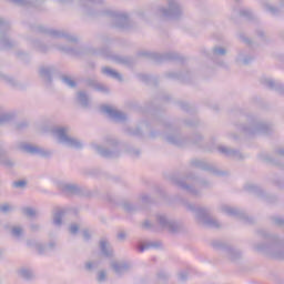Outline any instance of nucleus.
<instances>
[{"label":"nucleus","mask_w":284,"mask_h":284,"mask_svg":"<svg viewBox=\"0 0 284 284\" xmlns=\"http://www.w3.org/2000/svg\"><path fill=\"white\" fill-rule=\"evenodd\" d=\"M12 187H14L16 190H26V187H28V181L26 180L14 181L12 182Z\"/></svg>","instance_id":"nucleus-56"},{"label":"nucleus","mask_w":284,"mask_h":284,"mask_svg":"<svg viewBox=\"0 0 284 284\" xmlns=\"http://www.w3.org/2000/svg\"><path fill=\"white\" fill-rule=\"evenodd\" d=\"M173 183L178 185L180 190H183L186 194H191V196H194L195 199H199L201 196V191L187 184V182H185L184 180L175 179L173 180Z\"/></svg>","instance_id":"nucleus-25"},{"label":"nucleus","mask_w":284,"mask_h":284,"mask_svg":"<svg viewBox=\"0 0 284 284\" xmlns=\"http://www.w3.org/2000/svg\"><path fill=\"white\" fill-rule=\"evenodd\" d=\"M54 48L59 50L60 52H63L64 54H70L71 57H81L83 54V51L79 48H72V47H65V45H59L55 44Z\"/></svg>","instance_id":"nucleus-33"},{"label":"nucleus","mask_w":284,"mask_h":284,"mask_svg":"<svg viewBox=\"0 0 284 284\" xmlns=\"http://www.w3.org/2000/svg\"><path fill=\"white\" fill-rule=\"evenodd\" d=\"M156 278H158V283L156 284H161V283H170V278L171 275L170 273L165 272V271H159L156 273Z\"/></svg>","instance_id":"nucleus-44"},{"label":"nucleus","mask_w":284,"mask_h":284,"mask_svg":"<svg viewBox=\"0 0 284 284\" xmlns=\"http://www.w3.org/2000/svg\"><path fill=\"white\" fill-rule=\"evenodd\" d=\"M138 79H140L142 83H153L154 85H159V79L152 75L140 73L138 74Z\"/></svg>","instance_id":"nucleus-41"},{"label":"nucleus","mask_w":284,"mask_h":284,"mask_svg":"<svg viewBox=\"0 0 284 284\" xmlns=\"http://www.w3.org/2000/svg\"><path fill=\"white\" fill-rule=\"evenodd\" d=\"M18 275L24 281H34L36 278L34 272H32L30 268H20L18 271Z\"/></svg>","instance_id":"nucleus-38"},{"label":"nucleus","mask_w":284,"mask_h":284,"mask_svg":"<svg viewBox=\"0 0 284 284\" xmlns=\"http://www.w3.org/2000/svg\"><path fill=\"white\" fill-rule=\"evenodd\" d=\"M54 72H57V68L53 65L41 67L39 70L41 79H43L48 85H52V74H54Z\"/></svg>","instance_id":"nucleus-26"},{"label":"nucleus","mask_w":284,"mask_h":284,"mask_svg":"<svg viewBox=\"0 0 284 284\" xmlns=\"http://www.w3.org/2000/svg\"><path fill=\"white\" fill-rule=\"evenodd\" d=\"M261 6L265 12H270L273 17H278V14H281V8L273 6L267 1H262Z\"/></svg>","instance_id":"nucleus-34"},{"label":"nucleus","mask_w":284,"mask_h":284,"mask_svg":"<svg viewBox=\"0 0 284 284\" xmlns=\"http://www.w3.org/2000/svg\"><path fill=\"white\" fill-rule=\"evenodd\" d=\"M79 230H80V226L79 224H70L69 226V232L70 234H72L73 236H75V234H79Z\"/></svg>","instance_id":"nucleus-62"},{"label":"nucleus","mask_w":284,"mask_h":284,"mask_svg":"<svg viewBox=\"0 0 284 284\" xmlns=\"http://www.w3.org/2000/svg\"><path fill=\"white\" fill-rule=\"evenodd\" d=\"M138 57H144L145 59H151V61H154L155 63H165V61H180V63H183L185 61V58H183L182 55H180L174 51H169L164 53L139 51Z\"/></svg>","instance_id":"nucleus-11"},{"label":"nucleus","mask_w":284,"mask_h":284,"mask_svg":"<svg viewBox=\"0 0 284 284\" xmlns=\"http://www.w3.org/2000/svg\"><path fill=\"white\" fill-rule=\"evenodd\" d=\"M140 199L144 205H152V203H154V197L150 196L148 193H142Z\"/></svg>","instance_id":"nucleus-58"},{"label":"nucleus","mask_w":284,"mask_h":284,"mask_svg":"<svg viewBox=\"0 0 284 284\" xmlns=\"http://www.w3.org/2000/svg\"><path fill=\"white\" fill-rule=\"evenodd\" d=\"M21 212L24 216H28L29 219H34V216H37V211L30 206L22 207Z\"/></svg>","instance_id":"nucleus-52"},{"label":"nucleus","mask_w":284,"mask_h":284,"mask_svg":"<svg viewBox=\"0 0 284 284\" xmlns=\"http://www.w3.org/2000/svg\"><path fill=\"white\" fill-rule=\"evenodd\" d=\"M0 165H3L4 168L12 170V168L17 165V162L12 158L0 155Z\"/></svg>","instance_id":"nucleus-40"},{"label":"nucleus","mask_w":284,"mask_h":284,"mask_svg":"<svg viewBox=\"0 0 284 284\" xmlns=\"http://www.w3.org/2000/svg\"><path fill=\"white\" fill-rule=\"evenodd\" d=\"M222 212H225V214H229V216H235L240 221H243V223L246 225H254V223H256L254 217L247 215V213L236 207L222 206Z\"/></svg>","instance_id":"nucleus-21"},{"label":"nucleus","mask_w":284,"mask_h":284,"mask_svg":"<svg viewBox=\"0 0 284 284\" xmlns=\"http://www.w3.org/2000/svg\"><path fill=\"white\" fill-rule=\"evenodd\" d=\"M0 212L2 214H8V212H12V206H10L8 203H3L0 205Z\"/></svg>","instance_id":"nucleus-61"},{"label":"nucleus","mask_w":284,"mask_h":284,"mask_svg":"<svg viewBox=\"0 0 284 284\" xmlns=\"http://www.w3.org/2000/svg\"><path fill=\"white\" fill-rule=\"evenodd\" d=\"M29 126H30V122H28V120H22V121L16 123L14 129L18 132H21L23 130H28Z\"/></svg>","instance_id":"nucleus-55"},{"label":"nucleus","mask_w":284,"mask_h":284,"mask_svg":"<svg viewBox=\"0 0 284 284\" xmlns=\"http://www.w3.org/2000/svg\"><path fill=\"white\" fill-rule=\"evenodd\" d=\"M200 178H197V175H195L194 173L190 172L185 175V181H194L196 183H199Z\"/></svg>","instance_id":"nucleus-64"},{"label":"nucleus","mask_w":284,"mask_h":284,"mask_svg":"<svg viewBox=\"0 0 284 284\" xmlns=\"http://www.w3.org/2000/svg\"><path fill=\"white\" fill-rule=\"evenodd\" d=\"M156 221L160 227L166 230L170 234H179L180 232H183V223L165 214H158Z\"/></svg>","instance_id":"nucleus-15"},{"label":"nucleus","mask_w":284,"mask_h":284,"mask_svg":"<svg viewBox=\"0 0 284 284\" xmlns=\"http://www.w3.org/2000/svg\"><path fill=\"white\" fill-rule=\"evenodd\" d=\"M89 54H93L94 57H103L104 59H112L115 61V63L128 65L129 68L136 63V59H134V57L112 55V52L108 48L89 49Z\"/></svg>","instance_id":"nucleus-13"},{"label":"nucleus","mask_w":284,"mask_h":284,"mask_svg":"<svg viewBox=\"0 0 284 284\" xmlns=\"http://www.w3.org/2000/svg\"><path fill=\"white\" fill-rule=\"evenodd\" d=\"M103 0H80V6L82 8L83 14L85 17H92L97 19L98 17H109L113 28L116 30H133L136 28V23L130 20L126 13H121L112 10H100L99 7L102 6Z\"/></svg>","instance_id":"nucleus-2"},{"label":"nucleus","mask_w":284,"mask_h":284,"mask_svg":"<svg viewBox=\"0 0 284 284\" xmlns=\"http://www.w3.org/2000/svg\"><path fill=\"white\" fill-rule=\"evenodd\" d=\"M82 82L84 83V85L87 88H92L93 90H95V92H102L103 94H110V88H108L103 83L99 82V79H97L95 75L84 78L82 80Z\"/></svg>","instance_id":"nucleus-22"},{"label":"nucleus","mask_w":284,"mask_h":284,"mask_svg":"<svg viewBox=\"0 0 284 284\" xmlns=\"http://www.w3.org/2000/svg\"><path fill=\"white\" fill-rule=\"evenodd\" d=\"M217 152L226 156V159H232L233 161H243L245 159V154H243L240 150L232 149L230 146L220 145L217 146Z\"/></svg>","instance_id":"nucleus-23"},{"label":"nucleus","mask_w":284,"mask_h":284,"mask_svg":"<svg viewBox=\"0 0 284 284\" xmlns=\"http://www.w3.org/2000/svg\"><path fill=\"white\" fill-rule=\"evenodd\" d=\"M9 3H13L14 6H20V8H41L43 3H45V0H34V1H28V0H8Z\"/></svg>","instance_id":"nucleus-27"},{"label":"nucleus","mask_w":284,"mask_h":284,"mask_svg":"<svg viewBox=\"0 0 284 284\" xmlns=\"http://www.w3.org/2000/svg\"><path fill=\"white\" fill-rule=\"evenodd\" d=\"M95 281L100 284L105 283V281H108V272H105V270L99 271Z\"/></svg>","instance_id":"nucleus-57"},{"label":"nucleus","mask_w":284,"mask_h":284,"mask_svg":"<svg viewBox=\"0 0 284 284\" xmlns=\"http://www.w3.org/2000/svg\"><path fill=\"white\" fill-rule=\"evenodd\" d=\"M60 81H62V83H64V85H67L68 88H77V81H74V79H72V77L70 75H61Z\"/></svg>","instance_id":"nucleus-47"},{"label":"nucleus","mask_w":284,"mask_h":284,"mask_svg":"<svg viewBox=\"0 0 284 284\" xmlns=\"http://www.w3.org/2000/svg\"><path fill=\"white\" fill-rule=\"evenodd\" d=\"M246 124L240 126L241 132L248 138L256 136L258 134H264L270 136L274 132V125L261 121L256 115H246Z\"/></svg>","instance_id":"nucleus-4"},{"label":"nucleus","mask_w":284,"mask_h":284,"mask_svg":"<svg viewBox=\"0 0 284 284\" xmlns=\"http://www.w3.org/2000/svg\"><path fill=\"white\" fill-rule=\"evenodd\" d=\"M254 61V57L247 54L246 50H239L237 51V57L235 59V63L237 65H250Z\"/></svg>","instance_id":"nucleus-29"},{"label":"nucleus","mask_w":284,"mask_h":284,"mask_svg":"<svg viewBox=\"0 0 284 284\" xmlns=\"http://www.w3.org/2000/svg\"><path fill=\"white\" fill-rule=\"evenodd\" d=\"M124 152L133 156V159H139L141 156V149H134V146H130L128 144L124 145Z\"/></svg>","instance_id":"nucleus-46"},{"label":"nucleus","mask_w":284,"mask_h":284,"mask_svg":"<svg viewBox=\"0 0 284 284\" xmlns=\"http://www.w3.org/2000/svg\"><path fill=\"white\" fill-rule=\"evenodd\" d=\"M183 123L186 128H199V125H201V120H199V118H194L193 120L185 119L183 120Z\"/></svg>","instance_id":"nucleus-51"},{"label":"nucleus","mask_w":284,"mask_h":284,"mask_svg":"<svg viewBox=\"0 0 284 284\" xmlns=\"http://www.w3.org/2000/svg\"><path fill=\"white\" fill-rule=\"evenodd\" d=\"M146 250H161L163 247V242L155 240V241H146L144 242Z\"/></svg>","instance_id":"nucleus-43"},{"label":"nucleus","mask_w":284,"mask_h":284,"mask_svg":"<svg viewBox=\"0 0 284 284\" xmlns=\"http://www.w3.org/2000/svg\"><path fill=\"white\" fill-rule=\"evenodd\" d=\"M261 159L262 161H264V163H268L270 165H276L277 168H283V162L280 160H276V158L270 154H262Z\"/></svg>","instance_id":"nucleus-39"},{"label":"nucleus","mask_w":284,"mask_h":284,"mask_svg":"<svg viewBox=\"0 0 284 284\" xmlns=\"http://www.w3.org/2000/svg\"><path fill=\"white\" fill-rule=\"evenodd\" d=\"M51 132L61 145H67V148H73L74 150H81L83 148V143L79 139L68 135V132H70L69 126H57Z\"/></svg>","instance_id":"nucleus-9"},{"label":"nucleus","mask_w":284,"mask_h":284,"mask_svg":"<svg viewBox=\"0 0 284 284\" xmlns=\"http://www.w3.org/2000/svg\"><path fill=\"white\" fill-rule=\"evenodd\" d=\"M182 203L189 212H193V214H195V219L202 223L204 227H210L211 230L221 229V223L212 216V210H210V207L195 206L194 204L185 201Z\"/></svg>","instance_id":"nucleus-5"},{"label":"nucleus","mask_w":284,"mask_h":284,"mask_svg":"<svg viewBox=\"0 0 284 284\" xmlns=\"http://www.w3.org/2000/svg\"><path fill=\"white\" fill-rule=\"evenodd\" d=\"M58 187L62 194H69L70 196H80L82 199H92L93 196L90 189L79 184L60 182Z\"/></svg>","instance_id":"nucleus-14"},{"label":"nucleus","mask_w":284,"mask_h":284,"mask_svg":"<svg viewBox=\"0 0 284 284\" xmlns=\"http://www.w3.org/2000/svg\"><path fill=\"white\" fill-rule=\"evenodd\" d=\"M75 101L79 105L83 108V110H88L90 108V95L85 91H78L75 95Z\"/></svg>","instance_id":"nucleus-32"},{"label":"nucleus","mask_w":284,"mask_h":284,"mask_svg":"<svg viewBox=\"0 0 284 284\" xmlns=\"http://www.w3.org/2000/svg\"><path fill=\"white\" fill-rule=\"evenodd\" d=\"M239 14H240V17H243L244 19H246V21H255L256 20V16H254L252 10H250V9H242V10H240Z\"/></svg>","instance_id":"nucleus-49"},{"label":"nucleus","mask_w":284,"mask_h":284,"mask_svg":"<svg viewBox=\"0 0 284 284\" xmlns=\"http://www.w3.org/2000/svg\"><path fill=\"white\" fill-rule=\"evenodd\" d=\"M17 118L14 112H0V125H7V123H12V120Z\"/></svg>","instance_id":"nucleus-37"},{"label":"nucleus","mask_w":284,"mask_h":284,"mask_svg":"<svg viewBox=\"0 0 284 284\" xmlns=\"http://www.w3.org/2000/svg\"><path fill=\"white\" fill-rule=\"evenodd\" d=\"M202 54L215 63V65H220V68L229 69L230 65L227 62L223 61L222 59L227 57V48L223 45L215 44L211 48V50H202Z\"/></svg>","instance_id":"nucleus-12"},{"label":"nucleus","mask_w":284,"mask_h":284,"mask_svg":"<svg viewBox=\"0 0 284 284\" xmlns=\"http://www.w3.org/2000/svg\"><path fill=\"white\" fill-rule=\"evenodd\" d=\"M155 123H158V126L162 128V131L152 130L149 134L150 139L162 136L163 141L175 148H187V145H201V143H203L201 133H194L191 138L182 135L181 131L164 116L156 118Z\"/></svg>","instance_id":"nucleus-1"},{"label":"nucleus","mask_w":284,"mask_h":284,"mask_svg":"<svg viewBox=\"0 0 284 284\" xmlns=\"http://www.w3.org/2000/svg\"><path fill=\"white\" fill-rule=\"evenodd\" d=\"M31 44L41 54H48V52H50V45L43 43L40 40H31Z\"/></svg>","instance_id":"nucleus-35"},{"label":"nucleus","mask_w":284,"mask_h":284,"mask_svg":"<svg viewBox=\"0 0 284 284\" xmlns=\"http://www.w3.org/2000/svg\"><path fill=\"white\" fill-rule=\"evenodd\" d=\"M239 38H240V41H243V43H245L246 45H253V44H254V42L252 41V39L247 38V37L245 36V33H243V32H240V33H239Z\"/></svg>","instance_id":"nucleus-60"},{"label":"nucleus","mask_w":284,"mask_h":284,"mask_svg":"<svg viewBox=\"0 0 284 284\" xmlns=\"http://www.w3.org/2000/svg\"><path fill=\"white\" fill-rule=\"evenodd\" d=\"M211 245L217 252H222V254H224V256L232 263H236V261H241V258H243V253L241 252V250L232 246L227 242L221 240H213L211 242Z\"/></svg>","instance_id":"nucleus-10"},{"label":"nucleus","mask_w":284,"mask_h":284,"mask_svg":"<svg viewBox=\"0 0 284 284\" xmlns=\"http://www.w3.org/2000/svg\"><path fill=\"white\" fill-rule=\"evenodd\" d=\"M125 134H128L129 136H142L143 135V131L141 130V128H128L125 129Z\"/></svg>","instance_id":"nucleus-53"},{"label":"nucleus","mask_w":284,"mask_h":284,"mask_svg":"<svg viewBox=\"0 0 284 284\" xmlns=\"http://www.w3.org/2000/svg\"><path fill=\"white\" fill-rule=\"evenodd\" d=\"M245 190L246 192H250V194H254L257 196V199H262V201H265L266 203H276L278 201L276 195L266 193L256 184H246Z\"/></svg>","instance_id":"nucleus-19"},{"label":"nucleus","mask_w":284,"mask_h":284,"mask_svg":"<svg viewBox=\"0 0 284 284\" xmlns=\"http://www.w3.org/2000/svg\"><path fill=\"white\" fill-rule=\"evenodd\" d=\"M166 79H173L174 81H180V83H192L194 80V73L189 69H182L180 71H170L164 73Z\"/></svg>","instance_id":"nucleus-20"},{"label":"nucleus","mask_w":284,"mask_h":284,"mask_svg":"<svg viewBox=\"0 0 284 284\" xmlns=\"http://www.w3.org/2000/svg\"><path fill=\"white\" fill-rule=\"evenodd\" d=\"M102 74H105L111 79H115L116 81H123V75H121V73H119L116 70H113L109 67L102 68Z\"/></svg>","instance_id":"nucleus-36"},{"label":"nucleus","mask_w":284,"mask_h":284,"mask_svg":"<svg viewBox=\"0 0 284 284\" xmlns=\"http://www.w3.org/2000/svg\"><path fill=\"white\" fill-rule=\"evenodd\" d=\"M178 105L179 108H181V110H183L184 112H187L189 114H194V112H196V108L192 106L187 102L178 101Z\"/></svg>","instance_id":"nucleus-48"},{"label":"nucleus","mask_w":284,"mask_h":284,"mask_svg":"<svg viewBox=\"0 0 284 284\" xmlns=\"http://www.w3.org/2000/svg\"><path fill=\"white\" fill-rule=\"evenodd\" d=\"M63 216H65V209L55 207L52 212V224L55 227L63 225Z\"/></svg>","instance_id":"nucleus-30"},{"label":"nucleus","mask_w":284,"mask_h":284,"mask_svg":"<svg viewBox=\"0 0 284 284\" xmlns=\"http://www.w3.org/2000/svg\"><path fill=\"white\" fill-rule=\"evenodd\" d=\"M110 266L111 270H113L114 274H116L118 276H123L125 272H130V264H128V262L113 261L111 262Z\"/></svg>","instance_id":"nucleus-28"},{"label":"nucleus","mask_w":284,"mask_h":284,"mask_svg":"<svg viewBox=\"0 0 284 284\" xmlns=\"http://www.w3.org/2000/svg\"><path fill=\"white\" fill-rule=\"evenodd\" d=\"M12 27L10 22L3 18H0V50H17L19 48V41L10 37V30Z\"/></svg>","instance_id":"nucleus-8"},{"label":"nucleus","mask_w":284,"mask_h":284,"mask_svg":"<svg viewBox=\"0 0 284 284\" xmlns=\"http://www.w3.org/2000/svg\"><path fill=\"white\" fill-rule=\"evenodd\" d=\"M121 206L124 210V212H128V214H134V212L139 211V207H136V205L129 201L122 202Z\"/></svg>","instance_id":"nucleus-45"},{"label":"nucleus","mask_w":284,"mask_h":284,"mask_svg":"<svg viewBox=\"0 0 284 284\" xmlns=\"http://www.w3.org/2000/svg\"><path fill=\"white\" fill-rule=\"evenodd\" d=\"M34 247L38 251V254L43 255L45 254V246L41 243H34Z\"/></svg>","instance_id":"nucleus-63"},{"label":"nucleus","mask_w":284,"mask_h":284,"mask_svg":"<svg viewBox=\"0 0 284 284\" xmlns=\"http://www.w3.org/2000/svg\"><path fill=\"white\" fill-rule=\"evenodd\" d=\"M255 234L262 242L253 244L254 252L271 256V258H276L277 261H284L283 237L272 234L265 229H257Z\"/></svg>","instance_id":"nucleus-3"},{"label":"nucleus","mask_w":284,"mask_h":284,"mask_svg":"<svg viewBox=\"0 0 284 284\" xmlns=\"http://www.w3.org/2000/svg\"><path fill=\"white\" fill-rule=\"evenodd\" d=\"M82 174L84 176H99L101 174V170H99V169H83Z\"/></svg>","instance_id":"nucleus-54"},{"label":"nucleus","mask_w":284,"mask_h":284,"mask_svg":"<svg viewBox=\"0 0 284 284\" xmlns=\"http://www.w3.org/2000/svg\"><path fill=\"white\" fill-rule=\"evenodd\" d=\"M0 81H4V83L12 85V88H17V85H19V81H17V79L11 75H6L2 72H0Z\"/></svg>","instance_id":"nucleus-42"},{"label":"nucleus","mask_w":284,"mask_h":284,"mask_svg":"<svg viewBox=\"0 0 284 284\" xmlns=\"http://www.w3.org/2000/svg\"><path fill=\"white\" fill-rule=\"evenodd\" d=\"M11 234L16 239H21V236H23V229L21 226H12Z\"/></svg>","instance_id":"nucleus-59"},{"label":"nucleus","mask_w":284,"mask_h":284,"mask_svg":"<svg viewBox=\"0 0 284 284\" xmlns=\"http://www.w3.org/2000/svg\"><path fill=\"white\" fill-rule=\"evenodd\" d=\"M29 28L31 32H36L37 34H48V37H52V39H65L69 43H79V38L70 34V32L65 30L48 29L43 24L34 23H29Z\"/></svg>","instance_id":"nucleus-7"},{"label":"nucleus","mask_w":284,"mask_h":284,"mask_svg":"<svg viewBox=\"0 0 284 284\" xmlns=\"http://www.w3.org/2000/svg\"><path fill=\"white\" fill-rule=\"evenodd\" d=\"M104 114L109 115L115 123H125L128 121V115L121 111L112 109L110 105H103L101 108Z\"/></svg>","instance_id":"nucleus-24"},{"label":"nucleus","mask_w":284,"mask_h":284,"mask_svg":"<svg viewBox=\"0 0 284 284\" xmlns=\"http://www.w3.org/2000/svg\"><path fill=\"white\" fill-rule=\"evenodd\" d=\"M168 8H160L161 14L165 19H171L172 21L179 20L180 17H183V7L176 0H168Z\"/></svg>","instance_id":"nucleus-16"},{"label":"nucleus","mask_w":284,"mask_h":284,"mask_svg":"<svg viewBox=\"0 0 284 284\" xmlns=\"http://www.w3.org/2000/svg\"><path fill=\"white\" fill-rule=\"evenodd\" d=\"M19 149L26 152V154L42 156V159H50L52 156V151L26 142L20 143Z\"/></svg>","instance_id":"nucleus-18"},{"label":"nucleus","mask_w":284,"mask_h":284,"mask_svg":"<svg viewBox=\"0 0 284 284\" xmlns=\"http://www.w3.org/2000/svg\"><path fill=\"white\" fill-rule=\"evenodd\" d=\"M191 165L193 168H197L199 170H203L204 172H211V174H214L215 176H227L230 175L229 171H221L216 169L214 164H210L203 160L193 159L191 160Z\"/></svg>","instance_id":"nucleus-17"},{"label":"nucleus","mask_w":284,"mask_h":284,"mask_svg":"<svg viewBox=\"0 0 284 284\" xmlns=\"http://www.w3.org/2000/svg\"><path fill=\"white\" fill-rule=\"evenodd\" d=\"M104 145L97 144L93 146L97 154L102 156V159H119L121 156V141L119 139L109 135L104 138Z\"/></svg>","instance_id":"nucleus-6"},{"label":"nucleus","mask_w":284,"mask_h":284,"mask_svg":"<svg viewBox=\"0 0 284 284\" xmlns=\"http://www.w3.org/2000/svg\"><path fill=\"white\" fill-rule=\"evenodd\" d=\"M16 57L23 63H30V53L23 51V50H18L16 51Z\"/></svg>","instance_id":"nucleus-50"},{"label":"nucleus","mask_w":284,"mask_h":284,"mask_svg":"<svg viewBox=\"0 0 284 284\" xmlns=\"http://www.w3.org/2000/svg\"><path fill=\"white\" fill-rule=\"evenodd\" d=\"M99 245L102 256L105 258H112V256H114V250H112V246H110V242H108L106 239L100 240Z\"/></svg>","instance_id":"nucleus-31"}]
</instances>
